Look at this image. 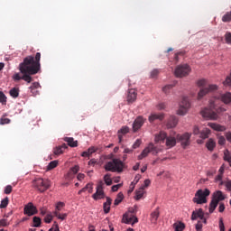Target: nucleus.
<instances>
[{
    "label": "nucleus",
    "instance_id": "f257e3e1",
    "mask_svg": "<svg viewBox=\"0 0 231 231\" xmlns=\"http://www.w3.org/2000/svg\"><path fill=\"white\" fill-rule=\"evenodd\" d=\"M221 102L224 104H230L231 93L226 92V94L215 96L209 101V108H204L201 110V116H203V118H207L208 120H217V115H221V113H225V111H226V109L219 106V103Z\"/></svg>",
    "mask_w": 231,
    "mask_h": 231
},
{
    "label": "nucleus",
    "instance_id": "f03ea898",
    "mask_svg": "<svg viewBox=\"0 0 231 231\" xmlns=\"http://www.w3.org/2000/svg\"><path fill=\"white\" fill-rule=\"evenodd\" d=\"M19 69L23 74L22 80L30 84L32 80V75H37L41 71V52H37L35 57L32 55L25 57L23 61L20 63Z\"/></svg>",
    "mask_w": 231,
    "mask_h": 231
},
{
    "label": "nucleus",
    "instance_id": "7ed1b4c3",
    "mask_svg": "<svg viewBox=\"0 0 231 231\" xmlns=\"http://www.w3.org/2000/svg\"><path fill=\"white\" fill-rule=\"evenodd\" d=\"M176 133L171 134L169 137H167V133L162 131L158 134L155 135L154 141L155 143H163L166 140V145H176V143H180V145H189L190 143V134L185 133L183 134H177Z\"/></svg>",
    "mask_w": 231,
    "mask_h": 231
},
{
    "label": "nucleus",
    "instance_id": "20e7f679",
    "mask_svg": "<svg viewBox=\"0 0 231 231\" xmlns=\"http://www.w3.org/2000/svg\"><path fill=\"white\" fill-rule=\"evenodd\" d=\"M105 170L110 172H122L124 171V162L119 159H113L106 162Z\"/></svg>",
    "mask_w": 231,
    "mask_h": 231
},
{
    "label": "nucleus",
    "instance_id": "39448f33",
    "mask_svg": "<svg viewBox=\"0 0 231 231\" xmlns=\"http://www.w3.org/2000/svg\"><path fill=\"white\" fill-rule=\"evenodd\" d=\"M32 185L39 192H46L51 187V181L48 179L38 178L33 180Z\"/></svg>",
    "mask_w": 231,
    "mask_h": 231
},
{
    "label": "nucleus",
    "instance_id": "423d86ee",
    "mask_svg": "<svg viewBox=\"0 0 231 231\" xmlns=\"http://www.w3.org/2000/svg\"><path fill=\"white\" fill-rule=\"evenodd\" d=\"M208 196H210V189H199L195 193V197L193 198V203H197V205H203V203H207V198H208Z\"/></svg>",
    "mask_w": 231,
    "mask_h": 231
},
{
    "label": "nucleus",
    "instance_id": "0eeeda50",
    "mask_svg": "<svg viewBox=\"0 0 231 231\" xmlns=\"http://www.w3.org/2000/svg\"><path fill=\"white\" fill-rule=\"evenodd\" d=\"M162 149L158 148V146L149 145L138 155V160H143V158H147L149 154H158Z\"/></svg>",
    "mask_w": 231,
    "mask_h": 231
},
{
    "label": "nucleus",
    "instance_id": "6e6552de",
    "mask_svg": "<svg viewBox=\"0 0 231 231\" xmlns=\"http://www.w3.org/2000/svg\"><path fill=\"white\" fill-rule=\"evenodd\" d=\"M193 134H199L200 139L197 140V143L201 144L203 143V140H207V138H208V135L210 134V129L204 128L203 131L199 132V128L198 126H194Z\"/></svg>",
    "mask_w": 231,
    "mask_h": 231
},
{
    "label": "nucleus",
    "instance_id": "1a4fd4ad",
    "mask_svg": "<svg viewBox=\"0 0 231 231\" xmlns=\"http://www.w3.org/2000/svg\"><path fill=\"white\" fill-rule=\"evenodd\" d=\"M190 73V67L188 64L179 65L174 71L175 77L181 79Z\"/></svg>",
    "mask_w": 231,
    "mask_h": 231
},
{
    "label": "nucleus",
    "instance_id": "9d476101",
    "mask_svg": "<svg viewBox=\"0 0 231 231\" xmlns=\"http://www.w3.org/2000/svg\"><path fill=\"white\" fill-rule=\"evenodd\" d=\"M189 107H190V102H189V99L187 97H183L182 101L180 104L178 115H180L182 116L183 115H187V112L189 111Z\"/></svg>",
    "mask_w": 231,
    "mask_h": 231
},
{
    "label": "nucleus",
    "instance_id": "9b49d317",
    "mask_svg": "<svg viewBox=\"0 0 231 231\" xmlns=\"http://www.w3.org/2000/svg\"><path fill=\"white\" fill-rule=\"evenodd\" d=\"M214 91H217V85H208L207 88H204L199 90L198 94V99L201 100L202 97H205V95L208 93H214Z\"/></svg>",
    "mask_w": 231,
    "mask_h": 231
},
{
    "label": "nucleus",
    "instance_id": "f8f14e48",
    "mask_svg": "<svg viewBox=\"0 0 231 231\" xmlns=\"http://www.w3.org/2000/svg\"><path fill=\"white\" fill-rule=\"evenodd\" d=\"M23 213L25 216H35L37 214V208L33 206V203L29 202L27 205H25L23 208Z\"/></svg>",
    "mask_w": 231,
    "mask_h": 231
},
{
    "label": "nucleus",
    "instance_id": "ddd939ff",
    "mask_svg": "<svg viewBox=\"0 0 231 231\" xmlns=\"http://www.w3.org/2000/svg\"><path fill=\"white\" fill-rule=\"evenodd\" d=\"M123 223H125L126 225H134L138 223V217H136L133 214L125 213L123 216Z\"/></svg>",
    "mask_w": 231,
    "mask_h": 231
},
{
    "label": "nucleus",
    "instance_id": "4468645a",
    "mask_svg": "<svg viewBox=\"0 0 231 231\" xmlns=\"http://www.w3.org/2000/svg\"><path fill=\"white\" fill-rule=\"evenodd\" d=\"M201 219L202 222H204L205 225H207V218H205V213L203 212L202 208H199L197 211H193L191 214V220L196 221V219Z\"/></svg>",
    "mask_w": 231,
    "mask_h": 231
},
{
    "label": "nucleus",
    "instance_id": "2eb2a0df",
    "mask_svg": "<svg viewBox=\"0 0 231 231\" xmlns=\"http://www.w3.org/2000/svg\"><path fill=\"white\" fill-rule=\"evenodd\" d=\"M145 124V119L142 116H139L136 117V119L134 121L133 124V131L134 133H136V131H139V129H142V125Z\"/></svg>",
    "mask_w": 231,
    "mask_h": 231
},
{
    "label": "nucleus",
    "instance_id": "dca6fc26",
    "mask_svg": "<svg viewBox=\"0 0 231 231\" xmlns=\"http://www.w3.org/2000/svg\"><path fill=\"white\" fill-rule=\"evenodd\" d=\"M137 93L134 88H131L128 90L127 94V102L128 104H133L136 100Z\"/></svg>",
    "mask_w": 231,
    "mask_h": 231
},
{
    "label": "nucleus",
    "instance_id": "f3484780",
    "mask_svg": "<svg viewBox=\"0 0 231 231\" xmlns=\"http://www.w3.org/2000/svg\"><path fill=\"white\" fill-rule=\"evenodd\" d=\"M176 125H178V117L171 116H170L167 124H166V127L168 129H172L173 127H176Z\"/></svg>",
    "mask_w": 231,
    "mask_h": 231
},
{
    "label": "nucleus",
    "instance_id": "a211bd4d",
    "mask_svg": "<svg viewBox=\"0 0 231 231\" xmlns=\"http://www.w3.org/2000/svg\"><path fill=\"white\" fill-rule=\"evenodd\" d=\"M127 133H129L128 126H123L121 129L118 130L117 136H118L119 143H122V138H124V136H125Z\"/></svg>",
    "mask_w": 231,
    "mask_h": 231
},
{
    "label": "nucleus",
    "instance_id": "6ab92c4d",
    "mask_svg": "<svg viewBox=\"0 0 231 231\" xmlns=\"http://www.w3.org/2000/svg\"><path fill=\"white\" fill-rule=\"evenodd\" d=\"M39 88H41V84H39V82H33L29 89L31 90V93L32 95V97H37V95H39Z\"/></svg>",
    "mask_w": 231,
    "mask_h": 231
},
{
    "label": "nucleus",
    "instance_id": "aec40b11",
    "mask_svg": "<svg viewBox=\"0 0 231 231\" xmlns=\"http://www.w3.org/2000/svg\"><path fill=\"white\" fill-rule=\"evenodd\" d=\"M79 170H80V168L79 167V165H76V166L72 167L69 170V171L67 173L66 179L67 180H73V176L75 174H77V172H79Z\"/></svg>",
    "mask_w": 231,
    "mask_h": 231
},
{
    "label": "nucleus",
    "instance_id": "412c9836",
    "mask_svg": "<svg viewBox=\"0 0 231 231\" xmlns=\"http://www.w3.org/2000/svg\"><path fill=\"white\" fill-rule=\"evenodd\" d=\"M208 127H211V129H214V131H218V132L226 131V127L219 124L208 123Z\"/></svg>",
    "mask_w": 231,
    "mask_h": 231
},
{
    "label": "nucleus",
    "instance_id": "4be33fe9",
    "mask_svg": "<svg viewBox=\"0 0 231 231\" xmlns=\"http://www.w3.org/2000/svg\"><path fill=\"white\" fill-rule=\"evenodd\" d=\"M111 203H113V199H111L109 197H106V201L103 204L105 214H109V211L111 210Z\"/></svg>",
    "mask_w": 231,
    "mask_h": 231
},
{
    "label": "nucleus",
    "instance_id": "5701e85b",
    "mask_svg": "<svg viewBox=\"0 0 231 231\" xmlns=\"http://www.w3.org/2000/svg\"><path fill=\"white\" fill-rule=\"evenodd\" d=\"M213 199L215 201H217L218 203L219 201H223L225 199V195H223V191L218 190L216 193H214Z\"/></svg>",
    "mask_w": 231,
    "mask_h": 231
},
{
    "label": "nucleus",
    "instance_id": "b1692460",
    "mask_svg": "<svg viewBox=\"0 0 231 231\" xmlns=\"http://www.w3.org/2000/svg\"><path fill=\"white\" fill-rule=\"evenodd\" d=\"M104 189H97L96 193L93 194L92 198L97 201V199H104Z\"/></svg>",
    "mask_w": 231,
    "mask_h": 231
},
{
    "label": "nucleus",
    "instance_id": "393cba45",
    "mask_svg": "<svg viewBox=\"0 0 231 231\" xmlns=\"http://www.w3.org/2000/svg\"><path fill=\"white\" fill-rule=\"evenodd\" d=\"M158 217H160V210L156 208L153 212L151 214V221L155 225L158 221Z\"/></svg>",
    "mask_w": 231,
    "mask_h": 231
},
{
    "label": "nucleus",
    "instance_id": "a878e982",
    "mask_svg": "<svg viewBox=\"0 0 231 231\" xmlns=\"http://www.w3.org/2000/svg\"><path fill=\"white\" fill-rule=\"evenodd\" d=\"M163 118V114H152L149 116V122L152 123L154 120H162Z\"/></svg>",
    "mask_w": 231,
    "mask_h": 231
},
{
    "label": "nucleus",
    "instance_id": "bb28decb",
    "mask_svg": "<svg viewBox=\"0 0 231 231\" xmlns=\"http://www.w3.org/2000/svg\"><path fill=\"white\" fill-rule=\"evenodd\" d=\"M122 201H124V193L119 192L116 196V199L114 201L115 207H118V205L121 204Z\"/></svg>",
    "mask_w": 231,
    "mask_h": 231
},
{
    "label": "nucleus",
    "instance_id": "cd10ccee",
    "mask_svg": "<svg viewBox=\"0 0 231 231\" xmlns=\"http://www.w3.org/2000/svg\"><path fill=\"white\" fill-rule=\"evenodd\" d=\"M65 149H68V146L66 145L56 146L54 148V154H56V156H59V154H62V152H64Z\"/></svg>",
    "mask_w": 231,
    "mask_h": 231
},
{
    "label": "nucleus",
    "instance_id": "c85d7f7f",
    "mask_svg": "<svg viewBox=\"0 0 231 231\" xmlns=\"http://www.w3.org/2000/svg\"><path fill=\"white\" fill-rule=\"evenodd\" d=\"M217 205H219L218 201H216L212 199L210 204H209V214H212L216 208H217Z\"/></svg>",
    "mask_w": 231,
    "mask_h": 231
},
{
    "label": "nucleus",
    "instance_id": "c756f323",
    "mask_svg": "<svg viewBox=\"0 0 231 231\" xmlns=\"http://www.w3.org/2000/svg\"><path fill=\"white\" fill-rule=\"evenodd\" d=\"M95 151H97V148H95V146H92V147L88 148V150L87 152H83L81 156H83V158H88V156H91V154H93V152H95Z\"/></svg>",
    "mask_w": 231,
    "mask_h": 231
},
{
    "label": "nucleus",
    "instance_id": "7c9ffc66",
    "mask_svg": "<svg viewBox=\"0 0 231 231\" xmlns=\"http://www.w3.org/2000/svg\"><path fill=\"white\" fill-rule=\"evenodd\" d=\"M173 228H175V231H183L185 230V224H183V222L174 223Z\"/></svg>",
    "mask_w": 231,
    "mask_h": 231
},
{
    "label": "nucleus",
    "instance_id": "2f4dec72",
    "mask_svg": "<svg viewBox=\"0 0 231 231\" xmlns=\"http://www.w3.org/2000/svg\"><path fill=\"white\" fill-rule=\"evenodd\" d=\"M86 190H88L89 194H91L93 192V183H88L86 187L79 191V194H80L81 192H86Z\"/></svg>",
    "mask_w": 231,
    "mask_h": 231
},
{
    "label": "nucleus",
    "instance_id": "473e14b6",
    "mask_svg": "<svg viewBox=\"0 0 231 231\" xmlns=\"http://www.w3.org/2000/svg\"><path fill=\"white\" fill-rule=\"evenodd\" d=\"M63 140L68 143V145H79V141H75L73 137H65Z\"/></svg>",
    "mask_w": 231,
    "mask_h": 231
},
{
    "label": "nucleus",
    "instance_id": "72a5a7b5",
    "mask_svg": "<svg viewBox=\"0 0 231 231\" xmlns=\"http://www.w3.org/2000/svg\"><path fill=\"white\" fill-rule=\"evenodd\" d=\"M224 160H225V162H227L229 163V166L231 167V153H230V151H228V150L224 151Z\"/></svg>",
    "mask_w": 231,
    "mask_h": 231
},
{
    "label": "nucleus",
    "instance_id": "f704fd0d",
    "mask_svg": "<svg viewBox=\"0 0 231 231\" xmlns=\"http://www.w3.org/2000/svg\"><path fill=\"white\" fill-rule=\"evenodd\" d=\"M144 190H143V187L140 188L137 191H136V195H135V199L138 201L139 199H142V198H143V194H144Z\"/></svg>",
    "mask_w": 231,
    "mask_h": 231
},
{
    "label": "nucleus",
    "instance_id": "c9c22d12",
    "mask_svg": "<svg viewBox=\"0 0 231 231\" xmlns=\"http://www.w3.org/2000/svg\"><path fill=\"white\" fill-rule=\"evenodd\" d=\"M104 181L107 186L113 185V180H111V174L109 173L106 174L104 176Z\"/></svg>",
    "mask_w": 231,
    "mask_h": 231
},
{
    "label": "nucleus",
    "instance_id": "e433bc0d",
    "mask_svg": "<svg viewBox=\"0 0 231 231\" xmlns=\"http://www.w3.org/2000/svg\"><path fill=\"white\" fill-rule=\"evenodd\" d=\"M9 95L13 97V98H17L19 97V88H14L9 91Z\"/></svg>",
    "mask_w": 231,
    "mask_h": 231
},
{
    "label": "nucleus",
    "instance_id": "4c0bfd02",
    "mask_svg": "<svg viewBox=\"0 0 231 231\" xmlns=\"http://www.w3.org/2000/svg\"><path fill=\"white\" fill-rule=\"evenodd\" d=\"M8 203H10V199L5 197L0 203V208H6V207H8Z\"/></svg>",
    "mask_w": 231,
    "mask_h": 231
},
{
    "label": "nucleus",
    "instance_id": "58836bf2",
    "mask_svg": "<svg viewBox=\"0 0 231 231\" xmlns=\"http://www.w3.org/2000/svg\"><path fill=\"white\" fill-rule=\"evenodd\" d=\"M54 216L56 217H58V219H60L61 221H64V219H66V217H68L67 213H64L61 215L59 211H54Z\"/></svg>",
    "mask_w": 231,
    "mask_h": 231
},
{
    "label": "nucleus",
    "instance_id": "ea45409f",
    "mask_svg": "<svg viewBox=\"0 0 231 231\" xmlns=\"http://www.w3.org/2000/svg\"><path fill=\"white\" fill-rule=\"evenodd\" d=\"M57 165H59V161H51L47 166V171H52Z\"/></svg>",
    "mask_w": 231,
    "mask_h": 231
},
{
    "label": "nucleus",
    "instance_id": "a19ab883",
    "mask_svg": "<svg viewBox=\"0 0 231 231\" xmlns=\"http://www.w3.org/2000/svg\"><path fill=\"white\" fill-rule=\"evenodd\" d=\"M223 23H230L231 22V12L226 13L222 17Z\"/></svg>",
    "mask_w": 231,
    "mask_h": 231
},
{
    "label": "nucleus",
    "instance_id": "79ce46f5",
    "mask_svg": "<svg viewBox=\"0 0 231 231\" xmlns=\"http://www.w3.org/2000/svg\"><path fill=\"white\" fill-rule=\"evenodd\" d=\"M32 221H33V226L35 228H39V226H41V223H42V220H41V217H33L32 218Z\"/></svg>",
    "mask_w": 231,
    "mask_h": 231
},
{
    "label": "nucleus",
    "instance_id": "37998d69",
    "mask_svg": "<svg viewBox=\"0 0 231 231\" xmlns=\"http://www.w3.org/2000/svg\"><path fill=\"white\" fill-rule=\"evenodd\" d=\"M0 104L6 106V95L3 91H0Z\"/></svg>",
    "mask_w": 231,
    "mask_h": 231
},
{
    "label": "nucleus",
    "instance_id": "c03bdc74",
    "mask_svg": "<svg viewBox=\"0 0 231 231\" xmlns=\"http://www.w3.org/2000/svg\"><path fill=\"white\" fill-rule=\"evenodd\" d=\"M51 221H53V215H51V213H48L44 217V222L50 224Z\"/></svg>",
    "mask_w": 231,
    "mask_h": 231
},
{
    "label": "nucleus",
    "instance_id": "a18cd8bd",
    "mask_svg": "<svg viewBox=\"0 0 231 231\" xmlns=\"http://www.w3.org/2000/svg\"><path fill=\"white\" fill-rule=\"evenodd\" d=\"M217 140H218V145H225L226 142V139L223 135L218 136Z\"/></svg>",
    "mask_w": 231,
    "mask_h": 231
},
{
    "label": "nucleus",
    "instance_id": "49530a36",
    "mask_svg": "<svg viewBox=\"0 0 231 231\" xmlns=\"http://www.w3.org/2000/svg\"><path fill=\"white\" fill-rule=\"evenodd\" d=\"M49 231H60V229L59 228V224L57 223V221H54L51 228H50Z\"/></svg>",
    "mask_w": 231,
    "mask_h": 231
},
{
    "label": "nucleus",
    "instance_id": "de8ad7c7",
    "mask_svg": "<svg viewBox=\"0 0 231 231\" xmlns=\"http://www.w3.org/2000/svg\"><path fill=\"white\" fill-rule=\"evenodd\" d=\"M158 75H160V69H154L151 72V78H152V79H156V77H158Z\"/></svg>",
    "mask_w": 231,
    "mask_h": 231
},
{
    "label": "nucleus",
    "instance_id": "09e8293b",
    "mask_svg": "<svg viewBox=\"0 0 231 231\" xmlns=\"http://www.w3.org/2000/svg\"><path fill=\"white\" fill-rule=\"evenodd\" d=\"M14 189V188H12V185H7L5 189H4V193L5 194H12V190Z\"/></svg>",
    "mask_w": 231,
    "mask_h": 231
},
{
    "label": "nucleus",
    "instance_id": "8fccbe9b",
    "mask_svg": "<svg viewBox=\"0 0 231 231\" xmlns=\"http://www.w3.org/2000/svg\"><path fill=\"white\" fill-rule=\"evenodd\" d=\"M10 122H11V120L9 118H6V117H1V119H0L1 125L10 124Z\"/></svg>",
    "mask_w": 231,
    "mask_h": 231
},
{
    "label": "nucleus",
    "instance_id": "3c124183",
    "mask_svg": "<svg viewBox=\"0 0 231 231\" xmlns=\"http://www.w3.org/2000/svg\"><path fill=\"white\" fill-rule=\"evenodd\" d=\"M226 42L231 44V32H226L225 34Z\"/></svg>",
    "mask_w": 231,
    "mask_h": 231
},
{
    "label": "nucleus",
    "instance_id": "603ef678",
    "mask_svg": "<svg viewBox=\"0 0 231 231\" xmlns=\"http://www.w3.org/2000/svg\"><path fill=\"white\" fill-rule=\"evenodd\" d=\"M171 89H172V85H167L162 88L163 93H166V94L169 93V91H171Z\"/></svg>",
    "mask_w": 231,
    "mask_h": 231
},
{
    "label": "nucleus",
    "instance_id": "864d4df0",
    "mask_svg": "<svg viewBox=\"0 0 231 231\" xmlns=\"http://www.w3.org/2000/svg\"><path fill=\"white\" fill-rule=\"evenodd\" d=\"M64 207V202H58L56 205V210H58L57 212H60L61 208H63Z\"/></svg>",
    "mask_w": 231,
    "mask_h": 231
},
{
    "label": "nucleus",
    "instance_id": "5fc2aeb1",
    "mask_svg": "<svg viewBox=\"0 0 231 231\" xmlns=\"http://www.w3.org/2000/svg\"><path fill=\"white\" fill-rule=\"evenodd\" d=\"M97 190H104V181L99 180V181L97 182Z\"/></svg>",
    "mask_w": 231,
    "mask_h": 231
},
{
    "label": "nucleus",
    "instance_id": "6e6d98bb",
    "mask_svg": "<svg viewBox=\"0 0 231 231\" xmlns=\"http://www.w3.org/2000/svg\"><path fill=\"white\" fill-rule=\"evenodd\" d=\"M218 225H219L220 231H225V224L223 223V218L219 219Z\"/></svg>",
    "mask_w": 231,
    "mask_h": 231
},
{
    "label": "nucleus",
    "instance_id": "4d7b16f0",
    "mask_svg": "<svg viewBox=\"0 0 231 231\" xmlns=\"http://www.w3.org/2000/svg\"><path fill=\"white\" fill-rule=\"evenodd\" d=\"M0 226H8V221L5 218L0 220Z\"/></svg>",
    "mask_w": 231,
    "mask_h": 231
},
{
    "label": "nucleus",
    "instance_id": "13d9d810",
    "mask_svg": "<svg viewBox=\"0 0 231 231\" xmlns=\"http://www.w3.org/2000/svg\"><path fill=\"white\" fill-rule=\"evenodd\" d=\"M14 80H23V77H21V75L19 73H15L13 76Z\"/></svg>",
    "mask_w": 231,
    "mask_h": 231
},
{
    "label": "nucleus",
    "instance_id": "bf43d9fd",
    "mask_svg": "<svg viewBox=\"0 0 231 231\" xmlns=\"http://www.w3.org/2000/svg\"><path fill=\"white\" fill-rule=\"evenodd\" d=\"M120 187H122V184H116L112 186V192H116L118 189H120Z\"/></svg>",
    "mask_w": 231,
    "mask_h": 231
},
{
    "label": "nucleus",
    "instance_id": "052dcab7",
    "mask_svg": "<svg viewBox=\"0 0 231 231\" xmlns=\"http://www.w3.org/2000/svg\"><path fill=\"white\" fill-rule=\"evenodd\" d=\"M141 179H142V175H140V174L135 175L134 180V185H136V183H138Z\"/></svg>",
    "mask_w": 231,
    "mask_h": 231
},
{
    "label": "nucleus",
    "instance_id": "680f3d73",
    "mask_svg": "<svg viewBox=\"0 0 231 231\" xmlns=\"http://www.w3.org/2000/svg\"><path fill=\"white\" fill-rule=\"evenodd\" d=\"M205 84H207V80L205 79H200L198 81V86H199V88L205 86Z\"/></svg>",
    "mask_w": 231,
    "mask_h": 231
},
{
    "label": "nucleus",
    "instance_id": "e2e57ef3",
    "mask_svg": "<svg viewBox=\"0 0 231 231\" xmlns=\"http://www.w3.org/2000/svg\"><path fill=\"white\" fill-rule=\"evenodd\" d=\"M79 181H82L84 180V178H86V175H84V173H79L77 176Z\"/></svg>",
    "mask_w": 231,
    "mask_h": 231
},
{
    "label": "nucleus",
    "instance_id": "0e129e2a",
    "mask_svg": "<svg viewBox=\"0 0 231 231\" xmlns=\"http://www.w3.org/2000/svg\"><path fill=\"white\" fill-rule=\"evenodd\" d=\"M203 228V224H201V221H199L196 225V230H201Z\"/></svg>",
    "mask_w": 231,
    "mask_h": 231
},
{
    "label": "nucleus",
    "instance_id": "69168bd1",
    "mask_svg": "<svg viewBox=\"0 0 231 231\" xmlns=\"http://www.w3.org/2000/svg\"><path fill=\"white\" fill-rule=\"evenodd\" d=\"M218 211L225 212V204L224 203H220V205L218 207Z\"/></svg>",
    "mask_w": 231,
    "mask_h": 231
},
{
    "label": "nucleus",
    "instance_id": "338daca9",
    "mask_svg": "<svg viewBox=\"0 0 231 231\" xmlns=\"http://www.w3.org/2000/svg\"><path fill=\"white\" fill-rule=\"evenodd\" d=\"M226 138L227 142H230V143H231V132H227L226 134Z\"/></svg>",
    "mask_w": 231,
    "mask_h": 231
},
{
    "label": "nucleus",
    "instance_id": "774afa93",
    "mask_svg": "<svg viewBox=\"0 0 231 231\" xmlns=\"http://www.w3.org/2000/svg\"><path fill=\"white\" fill-rule=\"evenodd\" d=\"M226 187L227 190L231 191V180L226 182Z\"/></svg>",
    "mask_w": 231,
    "mask_h": 231
}]
</instances>
